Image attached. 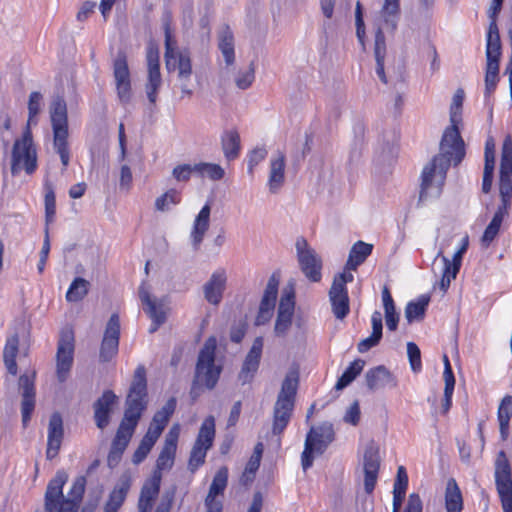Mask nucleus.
Returning <instances> with one entry per match:
<instances>
[{
  "label": "nucleus",
  "instance_id": "48",
  "mask_svg": "<svg viewBox=\"0 0 512 512\" xmlns=\"http://www.w3.org/2000/svg\"><path fill=\"white\" fill-rule=\"evenodd\" d=\"M182 195L181 192L171 188L163 193L161 196L157 197L155 200V208L158 211H165L168 209L170 204L177 205L181 202Z\"/></svg>",
  "mask_w": 512,
  "mask_h": 512
},
{
  "label": "nucleus",
  "instance_id": "3",
  "mask_svg": "<svg viewBox=\"0 0 512 512\" xmlns=\"http://www.w3.org/2000/svg\"><path fill=\"white\" fill-rule=\"evenodd\" d=\"M67 480L68 474L64 470H59L48 482L44 495L45 512H78L85 493L86 477L82 475L76 477L68 492V497L65 498L63 487Z\"/></svg>",
  "mask_w": 512,
  "mask_h": 512
},
{
  "label": "nucleus",
  "instance_id": "64",
  "mask_svg": "<svg viewBox=\"0 0 512 512\" xmlns=\"http://www.w3.org/2000/svg\"><path fill=\"white\" fill-rule=\"evenodd\" d=\"M95 7V2L85 1L77 13V20L80 22H84L85 20H87L90 17V15L94 12Z\"/></svg>",
  "mask_w": 512,
  "mask_h": 512
},
{
  "label": "nucleus",
  "instance_id": "54",
  "mask_svg": "<svg viewBox=\"0 0 512 512\" xmlns=\"http://www.w3.org/2000/svg\"><path fill=\"white\" fill-rule=\"evenodd\" d=\"M154 445V442L149 441L147 438L143 437L137 449L133 453L132 462L134 464H140L141 462H143Z\"/></svg>",
  "mask_w": 512,
  "mask_h": 512
},
{
  "label": "nucleus",
  "instance_id": "42",
  "mask_svg": "<svg viewBox=\"0 0 512 512\" xmlns=\"http://www.w3.org/2000/svg\"><path fill=\"white\" fill-rule=\"evenodd\" d=\"M382 301L385 312L386 326L390 331H395L399 323V314L396 311L394 300L387 286L382 289Z\"/></svg>",
  "mask_w": 512,
  "mask_h": 512
},
{
  "label": "nucleus",
  "instance_id": "51",
  "mask_svg": "<svg viewBox=\"0 0 512 512\" xmlns=\"http://www.w3.org/2000/svg\"><path fill=\"white\" fill-rule=\"evenodd\" d=\"M176 408V400L174 398L169 399L166 404L162 407L161 410L157 411L153 418L152 422L158 424L159 426L165 428L168 424L171 416L173 415Z\"/></svg>",
  "mask_w": 512,
  "mask_h": 512
},
{
  "label": "nucleus",
  "instance_id": "21",
  "mask_svg": "<svg viewBox=\"0 0 512 512\" xmlns=\"http://www.w3.org/2000/svg\"><path fill=\"white\" fill-rule=\"evenodd\" d=\"M279 281L278 274L273 273L270 276L260 302L258 314L255 318V325H264L272 318L278 294Z\"/></svg>",
  "mask_w": 512,
  "mask_h": 512
},
{
  "label": "nucleus",
  "instance_id": "14",
  "mask_svg": "<svg viewBox=\"0 0 512 512\" xmlns=\"http://www.w3.org/2000/svg\"><path fill=\"white\" fill-rule=\"evenodd\" d=\"M354 279L351 273H338L334 276L329 290V300L332 312L337 319H344L350 312V302L347 283Z\"/></svg>",
  "mask_w": 512,
  "mask_h": 512
},
{
  "label": "nucleus",
  "instance_id": "12",
  "mask_svg": "<svg viewBox=\"0 0 512 512\" xmlns=\"http://www.w3.org/2000/svg\"><path fill=\"white\" fill-rule=\"evenodd\" d=\"M486 67H485V91L484 95L489 98L496 90L500 80V59L502 55V44L500 36L486 35Z\"/></svg>",
  "mask_w": 512,
  "mask_h": 512
},
{
  "label": "nucleus",
  "instance_id": "19",
  "mask_svg": "<svg viewBox=\"0 0 512 512\" xmlns=\"http://www.w3.org/2000/svg\"><path fill=\"white\" fill-rule=\"evenodd\" d=\"M179 435V425L175 424L170 428L165 437L161 451L156 459V466L152 475H156L158 473V475L162 477L163 471H169L172 469L175 463Z\"/></svg>",
  "mask_w": 512,
  "mask_h": 512
},
{
  "label": "nucleus",
  "instance_id": "28",
  "mask_svg": "<svg viewBox=\"0 0 512 512\" xmlns=\"http://www.w3.org/2000/svg\"><path fill=\"white\" fill-rule=\"evenodd\" d=\"M262 350L263 338L259 336L254 339L252 347L246 355L241 371L239 373V379L243 384L251 382L254 375L258 371Z\"/></svg>",
  "mask_w": 512,
  "mask_h": 512
},
{
  "label": "nucleus",
  "instance_id": "16",
  "mask_svg": "<svg viewBox=\"0 0 512 512\" xmlns=\"http://www.w3.org/2000/svg\"><path fill=\"white\" fill-rule=\"evenodd\" d=\"M147 82L145 91L152 105L156 104L158 92L162 84L160 72V56L158 45L150 42L146 49Z\"/></svg>",
  "mask_w": 512,
  "mask_h": 512
},
{
  "label": "nucleus",
  "instance_id": "47",
  "mask_svg": "<svg viewBox=\"0 0 512 512\" xmlns=\"http://www.w3.org/2000/svg\"><path fill=\"white\" fill-rule=\"evenodd\" d=\"M194 169L200 176H207L214 181L221 180L225 175L224 169L219 164L214 163H198L194 165Z\"/></svg>",
  "mask_w": 512,
  "mask_h": 512
},
{
  "label": "nucleus",
  "instance_id": "20",
  "mask_svg": "<svg viewBox=\"0 0 512 512\" xmlns=\"http://www.w3.org/2000/svg\"><path fill=\"white\" fill-rule=\"evenodd\" d=\"M228 468L220 467L215 473L205 497V512H223V496L228 485Z\"/></svg>",
  "mask_w": 512,
  "mask_h": 512
},
{
  "label": "nucleus",
  "instance_id": "57",
  "mask_svg": "<svg viewBox=\"0 0 512 512\" xmlns=\"http://www.w3.org/2000/svg\"><path fill=\"white\" fill-rule=\"evenodd\" d=\"M408 482L409 479L406 468L401 465L397 469V475L394 482L393 490L406 493L408 488Z\"/></svg>",
  "mask_w": 512,
  "mask_h": 512
},
{
  "label": "nucleus",
  "instance_id": "37",
  "mask_svg": "<svg viewBox=\"0 0 512 512\" xmlns=\"http://www.w3.org/2000/svg\"><path fill=\"white\" fill-rule=\"evenodd\" d=\"M285 178V156L279 153L270 163L268 185L271 192H276L283 184Z\"/></svg>",
  "mask_w": 512,
  "mask_h": 512
},
{
  "label": "nucleus",
  "instance_id": "22",
  "mask_svg": "<svg viewBox=\"0 0 512 512\" xmlns=\"http://www.w3.org/2000/svg\"><path fill=\"white\" fill-rule=\"evenodd\" d=\"M364 489L371 494L376 486L380 469V455L378 447L371 442L365 448L363 455Z\"/></svg>",
  "mask_w": 512,
  "mask_h": 512
},
{
  "label": "nucleus",
  "instance_id": "55",
  "mask_svg": "<svg viewBox=\"0 0 512 512\" xmlns=\"http://www.w3.org/2000/svg\"><path fill=\"white\" fill-rule=\"evenodd\" d=\"M267 156L265 148H255L248 156V173L253 176L254 168L263 161Z\"/></svg>",
  "mask_w": 512,
  "mask_h": 512
},
{
  "label": "nucleus",
  "instance_id": "11",
  "mask_svg": "<svg viewBox=\"0 0 512 512\" xmlns=\"http://www.w3.org/2000/svg\"><path fill=\"white\" fill-rule=\"evenodd\" d=\"M494 479L503 512H512V467L504 450L496 455Z\"/></svg>",
  "mask_w": 512,
  "mask_h": 512
},
{
  "label": "nucleus",
  "instance_id": "27",
  "mask_svg": "<svg viewBox=\"0 0 512 512\" xmlns=\"http://www.w3.org/2000/svg\"><path fill=\"white\" fill-rule=\"evenodd\" d=\"M117 396L112 390H105L93 405L94 420L99 429L106 428L111 419Z\"/></svg>",
  "mask_w": 512,
  "mask_h": 512
},
{
  "label": "nucleus",
  "instance_id": "17",
  "mask_svg": "<svg viewBox=\"0 0 512 512\" xmlns=\"http://www.w3.org/2000/svg\"><path fill=\"white\" fill-rule=\"evenodd\" d=\"M113 76L119 101L126 105L132 98L131 75L125 50H119L113 60Z\"/></svg>",
  "mask_w": 512,
  "mask_h": 512
},
{
  "label": "nucleus",
  "instance_id": "44",
  "mask_svg": "<svg viewBox=\"0 0 512 512\" xmlns=\"http://www.w3.org/2000/svg\"><path fill=\"white\" fill-rule=\"evenodd\" d=\"M365 365L362 359H356L344 370L342 375L338 378L335 389L342 390L347 387L358 375L361 374Z\"/></svg>",
  "mask_w": 512,
  "mask_h": 512
},
{
  "label": "nucleus",
  "instance_id": "38",
  "mask_svg": "<svg viewBox=\"0 0 512 512\" xmlns=\"http://www.w3.org/2000/svg\"><path fill=\"white\" fill-rule=\"evenodd\" d=\"M131 485L132 481L129 476L121 477L119 482L114 486V488L110 492L106 503L119 510L127 498Z\"/></svg>",
  "mask_w": 512,
  "mask_h": 512
},
{
  "label": "nucleus",
  "instance_id": "2",
  "mask_svg": "<svg viewBox=\"0 0 512 512\" xmlns=\"http://www.w3.org/2000/svg\"><path fill=\"white\" fill-rule=\"evenodd\" d=\"M147 396L146 368L140 364L134 371L133 380L126 399L124 417L112 440L107 456V464L110 468H115L120 464L139 420L147 408Z\"/></svg>",
  "mask_w": 512,
  "mask_h": 512
},
{
  "label": "nucleus",
  "instance_id": "5",
  "mask_svg": "<svg viewBox=\"0 0 512 512\" xmlns=\"http://www.w3.org/2000/svg\"><path fill=\"white\" fill-rule=\"evenodd\" d=\"M298 379L286 376L273 409L272 433L280 436L288 426L295 407Z\"/></svg>",
  "mask_w": 512,
  "mask_h": 512
},
{
  "label": "nucleus",
  "instance_id": "59",
  "mask_svg": "<svg viewBox=\"0 0 512 512\" xmlns=\"http://www.w3.org/2000/svg\"><path fill=\"white\" fill-rule=\"evenodd\" d=\"M360 415H361V412H360L359 403L357 401H355L350 405L349 409L347 410V412L344 416V421L353 426H356L360 422Z\"/></svg>",
  "mask_w": 512,
  "mask_h": 512
},
{
  "label": "nucleus",
  "instance_id": "24",
  "mask_svg": "<svg viewBox=\"0 0 512 512\" xmlns=\"http://www.w3.org/2000/svg\"><path fill=\"white\" fill-rule=\"evenodd\" d=\"M64 439L63 419L59 412H54L50 416L48 423L46 458L53 460L59 454Z\"/></svg>",
  "mask_w": 512,
  "mask_h": 512
},
{
  "label": "nucleus",
  "instance_id": "31",
  "mask_svg": "<svg viewBox=\"0 0 512 512\" xmlns=\"http://www.w3.org/2000/svg\"><path fill=\"white\" fill-rule=\"evenodd\" d=\"M366 384L370 390H377L386 386H396L395 377L384 366H377L367 371Z\"/></svg>",
  "mask_w": 512,
  "mask_h": 512
},
{
  "label": "nucleus",
  "instance_id": "34",
  "mask_svg": "<svg viewBox=\"0 0 512 512\" xmlns=\"http://www.w3.org/2000/svg\"><path fill=\"white\" fill-rule=\"evenodd\" d=\"M509 212L510 210L497 207L490 223L485 228L483 235L481 237V242L484 247H489L491 243L495 240V238L500 232L502 222L505 217L509 216Z\"/></svg>",
  "mask_w": 512,
  "mask_h": 512
},
{
  "label": "nucleus",
  "instance_id": "56",
  "mask_svg": "<svg viewBox=\"0 0 512 512\" xmlns=\"http://www.w3.org/2000/svg\"><path fill=\"white\" fill-rule=\"evenodd\" d=\"M374 54L376 60H385L386 41L385 35L380 28L375 33Z\"/></svg>",
  "mask_w": 512,
  "mask_h": 512
},
{
  "label": "nucleus",
  "instance_id": "52",
  "mask_svg": "<svg viewBox=\"0 0 512 512\" xmlns=\"http://www.w3.org/2000/svg\"><path fill=\"white\" fill-rule=\"evenodd\" d=\"M41 100L42 95L40 92L34 91L30 94L28 101V121L26 127L31 128L32 124H37V115L40 112Z\"/></svg>",
  "mask_w": 512,
  "mask_h": 512
},
{
  "label": "nucleus",
  "instance_id": "50",
  "mask_svg": "<svg viewBox=\"0 0 512 512\" xmlns=\"http://www.w3.org/2000/svg\"><path fill=\"white\" fill-rule=\"evenodd\" d=\"M503 1L504 0H492L488 9L489 25L486 35L500 36L497 19L502 9Z\"/></svg>",
  "mask_w": 512,
  "mask_h": 512
},
{
  "label": "nucleus",
  "instance_id": "61",
  "mask_svg": "<svg viewBox=\"0 0 512 512\" xmlns=\"http://www.w3.org/2000/svg\"><path fill=\"white\" fill-rule=\"evenodd\" d=\"M455 388V382H445L444 397L442 402L443 413L446 414L452 406V396Z\"/></svg>",
  "mask_w": 512,
  "mask_h": 512
},
{
  "label": "nucleus",
  "instance_id": "36",
  "mask_svg": "<svg viewBox=\"0 0 512 512\" xmlns=\"http://www.w3.org/2000/svg\"><path fill=\"white\" fill-rule=\"evenodd\" d=\"M445 508L447 512H462L463 497L454 478H450L445 490Z\"/></svg>",
  "mask_w": 512,
  "mask_h": 512
},
{
  "label": "nucleus",
  "instance_id": "30",
  "mask_svg": "<svg viewBox=\"0 0 512 512\" xmlns=\"http://www.w3.org/2000/svg\"><path fill=\"white\" fill-rule=\"evenodd\" d=\"M226 286L225 271H216L212 274L209 281L204 285L205 299L213 305H218L223 297Z\"/></svg>",
  "mask_w": 512,
  "mask_h": 512
},
{
  "label": "nucleus",
  "instance_id": "49",
  "mask_svg": "<svg viewBox=\"0 0 512 512\" xmlns=\"http://www.w3.org/2000/svg\"><path fill=\"white\" fill-rule=\"evenodd\" d=\"M499 195L501 203L498 207L510 210L512 204V179L511 177L500 176Z\"/></svg>",
  "mask_w": 512,
  "mask_h": 512
},
{
  "label": "nucleus",
  "instance_id": "26",
  "mask_svg": "<svg viewBox=\"0 0 512 512\" xmlns=\"http://www.w3.org/2000/svg\"><path fill=\"white\" fill-rule=\"evenodd\" d=\"M294 298L293 291L285 292L281 296L274 327L277 336H284L292 325L295 306Z\"/></svg>",
  "mask_w": 512,
  "mask_h": 512
},
{
  "label": "nucleus",
  "instance_id": "25",
  "mask_svg": "<svg viewBox=\"0 0 512 512\" xmlns=\"http://www.w3.org/2000/svg\"><path fill=\"white\" fill-rule=\"evenodd\" d=\"M139 298L144 305V311L152 320L149 329L150 333H154L166 321V312L161 303H157L151 298L148 286L145 282L139 287Z\"/></svg>",
  "mask_w": 512,
  "mask_h": 512
},
{
  "label": "nucleus",
  "instance_id": "45",
  "mask_svg": "<svg viewBox=\"0 0 512 512\" xmlns=\"http://www.w3.org/2000/svg\"><path fill=\"white\" fill-rule=\"evenodd\" d=\"M44 206H45V223L46 227L54 222L56 216V196L53 184L49 181L44 183Z\"/></svg>",
  "mask_w": 512,
  "mask_h": 512
},
{
  "label": "nucleus",
  "instance_id": "15",
  "mask_svg": "<svg viewBox=\"0 0 512 512\" xmlns=\"http://www.w3.org/2000/svg\"><path fill=\"white\" fill-rule=\"evenodd\" d=\"M296 252L299 266L303 274L311 282H319L322 279V260L312 249L304 237L296 240Z\"/></svg>",
  "mask_w": 512,
  "mask_h": 512
},
{
  "label": "nucleus",
  "instance_id": "9",
  "mask_svg": "<svg viewBox=\"0 0 512 512\" xmlns=\"http://www.w3.org/2000/svg\"><path fill=\"white\" fill-rule=\"evenodd\" d=\"M215 436V419L213 416H208L203 420L189 453L187 469L190 473L194 474L205 464L207 453L213 447Z\"/></svg>",
  "mask_w": 512,
  "mask_h": 512
},
{
  "label": "nucleus",
  "instance_id": "53",
  "mask_svg": "<svg viewBox=\"0 0 512 512\" xmlns=\"http://www.w3.org/2000/svg\"><path fill=\"white\" fill-rule=\"evenodd\" d=\"M407 354L410 363L411 370L414 373H419L422 370L421 352L417 344L414 342H408Z\"/></svg>",
  "mask_w": 512,
  "mask_h": 512
},
{
  "label": "nucleus",
  "instance_id": "46",
  "mask_svg": "<svg viewBox=\"0 0 512 512\" xmlns=\"http://www.w3.org/2000/svg\"><path fill=\"white\" fill-rule=\"evenodd\" d=\"M89 282L81 277H76L66 292L68 302H78L88 293Z\"/></svg>",
  "mask_w": 512,
  "mask_h": 512
},
{
  "label": "nucleus",
  "instance_id": "35",
  "mask_svg": "<svg viewBox=\"0 0 512 512\" xmlns=\"http://www.w3.org/2000/svg\"><path fill=\"white\" fill-rule=\"evenodd\" d=\"M512 417V396L506 395L499 407L497 412V418L499 422V431L502 441H506L509 437L510 419Z\"/></svg>",
  "mask_w": 512,
  "mask_h": 512
},
{
  "label": "nucleus",
  "instance_id": "41",
  "mask_svg": "<svg viewBox=\"0 0 512 512\" xmlns=\"http://www.w3.org/2000/svg\"><path fill=\"white\" fill-rule=\"evenodd\" d=\"M221 144L224 156L231 161L236 159L240 153V136L237 130H229L224 132L221 138Z\"/></svg>",
  "mask_w": 512,
  "mask_h": 512
},
{
  "label": "nucleus",
  "instance_id": "1",
  "mask_svg": "<svg viewBox=\"0 0 512 512\" xmlns=\"http://www.w3.org/2000/svg\"><path fill=\"white\" fill-rule=\"evenodd\" d=\"M463 99V90H458L450 107V125L445 128L440 141V153L435 155L422 170L419 202H425L430 197H439L450 165H459L465 157V143L459 128L462 121Z\"/></svg>",
  "mask_w": 512,
  "mask_h": 512
},
{
  "label": "nucleus",
  "instance_id": "13",
  "mask_svg": "<svg viewBox=\"0 0 512 512\" xmlns=\"http://www.w3.org/2000/svg\"><path fill=\"white\" fill-rule=\"evenodd\" d=\"M75 337L72 328L62 329L56 352V377L60 383L65 382L74 362Z\"/></svg>",
  "mask_w": 512,
  "mask_h": 512
},
{
  "label": "nucleus",
  "instance_id": "33",
  "mask_svg": "<svg viewBox=\"0 0 512 512\" xmlns=\"http://www.w3.org/2000/svg\"><path fill=\"white\" fill-rule=\"evenodd\" d=\"M19 352V336L17 333L7 338L3 349V361L7 371L16 376L18 373V365L16 358Z\"/></svg>",
  "mask_w": 512,
  "mask_h": 512
},
{
  "label": "nucleus",
  "instance_id": "32",
  "mask_svg": "<svg viewBox=\"0 0 512 512\" xmlns=\"http://www.w3.org/2000/svg\"><path fill=\"white\" fill-rule=\"evenodd\" d=\"M211 207L206 203L196 216L191 231V239L194 247L199 248L206 232L209 229Z\"/></svg>",
  "mask_w": 512,
  "mask_h": 512
},
{
  "label": "nucleus",
  "instance_id": "6",
  "mask_svg": "<svg viewBox=\"0 0 512 512\" xmlns=\"http://www.w3.org/2000/svg\"><path fill=\"white\" fill-rule=\"evenodd\" d=\"M38 167L37 150L33 142L30 127H25L22 136L14 141L11 152V174L18 175L21 171L33 174Z\"/></svg>",
  "mask_w": 512,
  "mask_h": 512
},
{
  "label": "nucleus",
  "instance_id": "40",
  "mask_svg": "<svg viewBox=\"0 0 512 512\" xmlns=\"http://www.w3.org/2000/svg\"><path fill=\"white\" fill-rule=\"evenodd\" d=\"M264 446L263 443L258 442L253 450L252 455L250 456L244 471L241 475V482L243 484H248L252 482L255 478V474L258 471L263 455Z\"/></svg>",
  "mask_w": 512,
  "mask_h": 512
},
{
  "label": "nucleus",
  "instance_id": "62",
  "mask_svg": "<svg viewBox=\"0 0 512 512\" xmlns=\"http://www.w3.org/2000/svg\"><path fill=\"white\" fill-rule=\"evenodd\" d=\"M422 510L423 504L419 494L411 493L408 497L404 512H422Z\"/></svg>",
  "mask_w": 512,
  "mask_h": 512
},
{
  "label": "nucleus",
  "instance_id": "23",
  "mask_svg": "<svg viewBox=\"0 0 512 512\" xmlns=\"http://www.w3.org/2000/svg\"><path fill=\"white\" fill-rule=\"evenodd\" d=\"M19 385L22 389L21 416L23 427L26 428L31 420L36 406L35 374L21 375Z\"/></svg>",
  "mask_w": 512,
  "mask_h": 512
},
{
  "label": "nucleus",
  "instance_id": "63",
  "mask_svg": "<svg viewBox=\"0 0 512 512\" xmlns=\"http://www.w3.org/2000/svg\"><path fill=\"white\" fill-rule=\"evenodd\" d=\"M254 78H255L254 69H253V67H251L248 71L239 75L236 78V85L240 89H247L253 83Z\"/></svg>",
  "mask_w": 512,
  "mask_h": 512
},
{
  "label": "nucleus",
  "instance_id": "58",
  "mask_svg": "<svg viewBox=\"0 0 512 512\" xmlns=\"http://www.w3.org/2000/svg\"><path fill=\"white\" fill-rule=\"evenodd\" d=\"M192 172H195L194 166L189 164H181L177 165L173 169L172 174L177 181H188Z\"/></svg>",
  "mask_w": 512,
  "mask_h": 512
},
{
  "label": "nucleus",
  "instance_id": "43",
  "mask_svg": "<svg viewBox=\"0 0 512 512\" xmlns=\"http://www.w3.org/2000/svg\"><path fill=\"white\" fill-rule=\"evenodd\" d=\"M430 298L422 295L417 301H410L405 307V317L408 323L415 320H422L425 316Z\"/></svg>",
  "mask_w": 512,
  "mask_h": 512
},
{
  "label": "nucleus",
  "instance_id": "4",
  "mask_svg": "<svg viewBox=\"0 0 512 512\" xmlns=\"http://www.w3.org/2000/svg\"><path fill=\"white\" fill-rule=\"evenodd\" d=\"M172 16L166 12L163 16V30L165 36V65L168 72L177 71L178 79L188 81L193 73L191 54L188 49H178L177 41L172 35Z\"/></svg>",
  "mask_w": 512,
  "mask_h": 512
},
{
  "label": "nucleus",
  "instance_id": "10",
  "mask_svg": "<svg viewBox=\"0 0 512 512\" xmlns=\"http://www.w3.org/2000/svg\"><path fill=\"white\" fill-rule=\"evenodd\" d=\"M335 438L333 425L329 422H323L318 427H311L309 430L304 450L301 455L302 467L304 470L310 468L313 464L314 453L322 454Z\"/></svg>",
  "mask_w": 512,
  "mask_h": 512
},
{
  "label": "nucleus",
  "instance_id": "39",
  "mask_svg": "<svg viewBox=\"0 0 512 512\" xmlns=\"http://www.w3.org/2000/svg\"><path fill=\"white\" fill-rule=\"evenodd\" d=\"M372 250V244L363 241H357L350 250L346 264L347 268L353 270L357 269V267L364 263L365 260L371 255Z\"/></svg>",
  "mask_w": 512,
  "mask_h": 512
},
{
  "label": "nucleus",
  "instance_id": "8",
  "mask_svg": "<svg viewBox=\"0 0 512 512\" xmlns=\"http://www.w3.org/2000/svg\"><path fill=\"white\" fill-rule=\"evenodd\" d=\"M217 348L216 338L209 337L199 352L195 368V383L213 389L220 377L222 368L215 365V354Z\"/></svg>",
  "mask_w": 512,
  "mask_h": 512
},
{
  "label": "nucleus",
  "instance_id": "7",
  "mask_svg": "<svg viewBox=\"0 0 512 512\" xmlns=\"http://www.w3.org/2000/svg\"><path fill=\"white\" fill-rule=\"evenodd\" d=\"M50 118L53 129V143L56 152L59 154L64 167L70 161V150L68 144V117L67 105L63 98L58 97L52 102Z\"/></svg>",
  "mask_w": 512,
  "mask_h": 512
},
{
  "label": "nucleus",
  "instance_id": "60",
  "mask_svg": "<svg viewBox=\"0 0 512 512\" xmlns=\"http://www.w3.org/2000/svg\"><path fill=\"white\" fill-rule=\"evenodd\" d=\"M132 181L133 176L130 167L128 165H122L120 169V188L129 191L132 186Z\"/></svg>",
  "mask_w": 512,
  "mask_h": 512
},
{
  "label": "nucleus",
  "instance_id": "18",
  "mask_svg": "<svg viewBox=\"0 0 512 512\" xmlns=\"http://www.w3.org/2000/svg\"><path fill=\"white\" fill-rule=\"evenodd\" d=\"M120 341V318L117 313H113L104 331L100 345L99 358L105 363L111 361L118 354Z\"/></svg>",
  "mask_w": 512,
  "mask_h": 512
},
{
  "label": "nucleus",
  "instance_id": "29",
  "mask_svg": "<svg viewBox=\"0 0 512 512\" xmlns=\"http://www.w3.org/2000/svg\"><path fill=\"white\" fill-rule=\"evenodd\" d=\"M162 477L158 475H151L147 479L140 491L138 500V512H152L154 503L159 495Z\"/></svg>",
  "mask_w": 512,
  "mask_h": 512
}]
</instances>
